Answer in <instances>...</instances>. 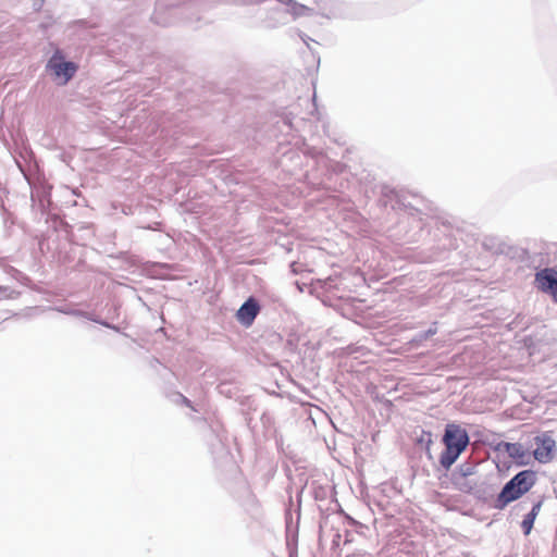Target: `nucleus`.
<instances>
[{
	"label": "nucleus",
	"mask_w": 557,
	"mask_h": 557,
	"mask_svg": "<svg viewBox=\"0 0 557 557\" xmlns=\"http://www.w3.org/2000/svg\"><path fill=\"white\" fill-rule=\"evenodd\" d=\"M281 2H284L286 4H290L289 0H280Z\"/></svg>",
	"instance_id": "obj_16"
},
{
	"label": "nucleus",
	"mask_w": 557,
	"mask_h": 557,
	"mask_svg": "<svg viewBox=\"0 0 557 557\" xmlns=\"http://www.w3.org/2000/svg\"><path fill=\"white\" fill-rule=\"evenodd\" d=\"M444 442L446 444V450L442 456V465L450 467L466 448L468 444V435L462 429L456 425H448L444 436Z\"/></svg>",
	"instance_id": "obj_1"
},
{
	"label": "nucleus",
	"mask_w": 557,
	"mask_h": 557,
	"mask_svg": "<svg viewBox=\"0 0 557 557\" xmlns=\"http://www.w3.org/2000/svg\"><path fill=\"white\" fill-rule=\"evenodd\" d=\"M535 283L539 289L549 294L557 302V272L545 269L536 274Z\"/></svg>",
	"instance_id": "obj_5"
},
{
	"label": "nucleus",
	"mask_w": 557,
	"mask_h": 557,
	"mask_svg": "<svg viewBox=\"0 0 557 557\" xmlns=\"http://www.w3.org/2000/svg\"><path fill=\"white\" fill-rule=\"evenodd\" d=\"M173 403L190 408L193 411L198 412V409L194 407L193 403L181 393L173 395Z\"/></svg>",
	"instance_id": "obj_12"
},
{
	"label": "nucleus",
	"mask_w": 557,
	"mask_h": 557,
	"mask_svg": "<svg viewBox=\"0 0 557 557\" xmlns=\"http://www.w3.org/2000/svg\"><path fill=\"white\" fill-rule=\"evenodd\" d=\"M301 39H302V41H304L307 46H309L308 40H312V39H311L310 37H308L307 35L301 36Z\"/></svg>",
	"instance_id": "obj_14"
},
{
	"label": "nucleus",
	"mask_w": 557,
	"mask_h": 557,
	"mask_svg": "<svg viewBox=\"0 0 557 557\" xmlns=\"http://www.w3.org/2000/svg\"><path fill=\"white\" fill-rule=\"evenodd\" d=\"M507 455L519 466H528L531 462L529 450L519 443H505L502 445Z\"/></svg>",
	"instance_id": "obj_8"
},
{
	"label": "nucleus",
	"mask_w": 557,
	"mask_h": 557,
	"mask_svg": "<svg viewBox=\"0 0 557 557\" xmlns=\"http://www.w3.org/2000/svg\"><path fill=\"white\" fill-rule=\"evenodd\" d=\"M194 20H195V21H199V17H198V16H193V17L190 16V17H187V18H186V21H187V22H191V21H194Z\"/></svg>",
	"instance_id": "obj_15"
},
{
	"label": "nucleus",
	"mask_w": 557,
	"mask_h": 557,
	"mask_svg": "<svg viewBox=\"0 0 557 557\" xmlns=\"http://www.w3.org/2000/svg\"><path fill=\"white\" fill-rule=\"evenodd\" d=\"M317 14L327 20L345 18L348 16V7L337 0H321L318 2Z\"/></svg>",
	"instance_id": "obj_4"
},
{
	"label": "nucleus",
	"mask_w": 557,
	"mask_h": 557,
	"mask_svg": "<svg viewBox=\"0 0 557 557\" xmlns=\"http://www.w3.org/2000/svg\"><path fill=\"white\" fill-rule=\"evenodd\" d=\"M193 8V4L188 5L187 8H185L184 10H190Z\"/></svg>",
	"instance_id": "obj_17"
},
{
	"label": "nucleus",
	"mask_w": 557,
	"mask_h": 557,
	"mask_svg": "<svg viewBox=\"0 0 557 557\" xmlns=\"http://www.w3.org/2000/svg\"><path fill=\"white\" fill-rule=\"evenodd\" d=\"M289 2L292 5V13L295 16H302V15L312 16L313 14H315L313 9H311V8L300 4L294 0H289Z\"/></svg>",
	"instance_id": "obj_11"
},
{
	"label": "nucleus",
	"mask_w": 557,
	"mask_h": 557,
	"mask_svg": "<svg viewBox=\"0 0 557 557\" xmlns=\"http://www.w3.org/2000/svg\"><path fill=\"white\" fill-rule=\"evenodd\" d=\"M47 70L51 71L57 77H62L65 84L74 77L78 65L75 62L65 61L63 52L57 49L47 62Z\"/></svg>",
	"instance_id": "obj_3"
},
{
	"label": "nucleus",
	"mask_w": 557,
	"mask_h": 557,
	"mask_svg": "<svg viewBox=\"0 0 557 557\" xmlns=\"http://www.w3.org/2000/svg\"><path fill=\"white\" fill-rule=\"evenodd\" d=\"M260 312V305L256 298L249 297L237 310L236 318L238 322L248 327Z\"/></svg>",
	"instance_id": "obj_6"
},
{
	"label": "nucleus",
	"mask_w": 557,
	"mask_h": 557,
	"mask_svg": "<svg viewBox=\"0 0 557 557\" xmlns=\"http://www.w3.org/2000/svg\"><path fill=\"white\" fill-rule=\"evenodd\" d=\"M535 474L532 471L524 470L512 478L499 494V502L507 505L525 494L534 484Z\"/></svg>",
	"instance_id": "obj_2"
},
{
	"label": "nucleus",
	"mask_w": 557,
	"mask_h": 557,
	"mask_svg": "<svg viewBox=\"0 0 557 557\" xmlns=\"http://www.w3.org/2000/svg\"><path fill=\"white\" fill-rule=\"evenodd\" d=\"M187 2H191V0H158L157 8L154 10V13L152 15V20L154 23L166 26L171 24V21L163 18L161 16V11L165 8H174L176 5L186 4Z\"/></svg>",
	"instance_id": "obj_9"
},
{
	"label": "nucleus",
	"mask_w": 557,
	"mask_h": 557,
	"mask_svg": "<svg viewBox=\"0 0 557 557\" xmlns=\"http://www.w3.org/2000/svg\"><path fill=\"white\" fill-rule=\"evenodd\" d=\"M64 312L67 313V314L75 315V317H84V318H86L88 320H91V321H94L96 323H99V324H101V325H103L106 327L112 329L114 331H119L117 326L112 325V324H110L108 322L101 321V320L90 315L88 312H85V311H82V310H70V311H64Z\"/></svg>",
	"instance_id": "obj_10"
},
{
	"label": "nucleus",
	"mask_w": 557,
	"mask_h": 557,
	"mask_svg": "<svg viewBox=\"0 0 557 557\" xmlns=\"http://www.w3.org/2000/svg\"><path fill=\"white\" fill-rule=\"evenodd\" d=\"M536 448L533 451L534 458L543 463H546L553 459L555 441L547 435L539 436L535 438Z\"/></svg>",
	"instance_id": "obj_7"
},
{
	"label": "nucleus",
	"mask_w": 557,
	"mask_h": 557,
	"mask_svg": "<svg viewBox=\"0 0 557 557\" xmlns=\"http://www.w3.org/2000/svg\"><path fill=\"white\" fill-rule=\"evenodd\" d=\"M531 524H532V521H527V520L523 521V527L525 528V533L530 532Z\"/></svg>",
	"instance_id": "obj_13"
}]
</instances>
